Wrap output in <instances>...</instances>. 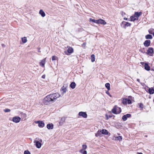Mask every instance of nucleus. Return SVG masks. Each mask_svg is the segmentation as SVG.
Wrapping results in <instances>:
<instances>
[{
    "label": "nucleus",
    "instance_id": "obj_51",
    "mask_svg": "<svg viewBox=\"0 0 154 154\" xmlns=\"http://www.w3.org/2000/svg\"><path fill=\"white\" fill-rule=\"evenodd\" d=\"M117 111H119V109H118L117 110Z\"/></svg>",
    "mask_w": 154,
    "mask_h": 154
},
{
    "label": "nucleus",
    "instance_id": "obj_41",
    "mask_svg": "<svg viewBox=\"0 0 154 154\" xmlns=\"http://www.w3.org/2000/svg\"><path fill=\"white\" fill-rule=\"evenodd\" d=\"M119 140H121L122 139V137L121 136H119L117 137Z\"/></svg>",
    "mask_w": 154,
    "mask_h": 154
},
{
    "label": "nucleus",
    "instance_id": "obj_10",
    "mask_svg": "<svg viewBox=\"0 0 154 154\" xmlns=\"http://www.w3.org/2000/svg\"><path fill=\"white\" fill-rule=\"evenodd\" d=\"M34 143H35V146L37 148H41L42 144L39 141H34Z\"/></svg>",
    "mask_w": 154,
    "mask_h": 154
},
{
    "label": "nucleus",
    "instance_id": "obj_18",
    "mask_svg": "<svg viewBox=\"0 0 154 154\" xmlns=\"http://www.w3.org/2000/svg\"><path fill=\"white\" fill-rule=\"evenodd\" d=\"M39 14L43 17H45V13L42 10H40L39 12Z\"/></svg>",
    "mask_w": 154,
    "mask_h": 154
},
{
    "label": "nucleus",
    "instance_id": "obj_50",
    "mask_svg": "<svg viewBox=\"0 0 154 154\" xmlns=\"http://www.w3.org/2000/svg\"><path fill=\"white\" fill-rule=\"evenodd\" d=\"M152 34L153 35V36H154V32H153V33H152Z\"/></svg>",
    "mask_w": 154,
    "mask_h": 154
},
{
    "label": "nucleus",
    "instance_id": "obj_17",
    "mask_svg": "<svg viewBox=\"0 0 154 154\" xmlns=\"http://www.w3.org/2000/svg\"><path fill=\"white\" fill-rule=\"evenodd\" d=\"M142 14V12H135L134 14V15L135 16L136 18H138Z\"/></svg>",
    "mask_w": 154,
    "mask_h": 154
},
{
    "label": "nucleus",
    "instance_id": "obj_46",
    "mask_svg": "<svg viewBox=\"0 0 154 154\" xmlns=\"http://www.w3.org/2000/svg\"><path fill=\"white\" fill-rule=\"evenodd\" d=\"M137 154H143V153L141 152H137Z\"/></svg>",
    "mask_w": 154,
    "mask_h": 154
},
{
    "label": "nucleus",
    "instance_id": "obj_14",
    "mask_svg": "<svg viewBox=\"0 0 154 154\" xmlns=\"http://www.w3.org/2000/svg\"><path fill=\"white\" fill-rule=\"evenodd\" d=\"M144 69L147 71H149L150 70V67L147 63H145L144 65Z\"/></svg>",
    "mask_w": 154,
    "mask_h": 154
},
{
    "label": "nucleus",
    "instance_id": "obj_12",
    "mask_svg": "<svg viewBox=\"0 0 154 154\" xmlns=\"http://www.w3.org/2000/svg\"><path fill=\"white\" fill-rule=\"evenodd\" d=\"M20 116L23 120H24L27 117V115L25 113L21 112L20 113Z\"/></svg>",
    "mask_w": 154,
    "mask_h": 154
},
{
    "label": "nucleus",
    "instance_id": "obj_13",
    "mask_svg": "<svg viewBox=\"0 0 154 154\" xmlns=\"http://www.w3.org/2000/svg\"><path fill=\"white\" fill-rule=\"evenodd\" d=\"M47 127L48 129H52L54 128V125L53 124H48L47 125Z\"/></svg>",
    "mask_w": 154,
    "mask_h": 154
},
{
    "label": "nucleus",
    "instance_id": "obj_42",
    "mask_svg": "<svg viewBox=\"0 0 154 154\" xmlns=\"http://www.w3.org/2000/svg\"><path fill=\"white\" fill-rule=\"evenodd\" d=\"M85 45H86V43H85V42H84V43H83V44L82 45V46H85Z\"/></svg>",
    "mask_w": 154,
    "mask_h": 154
},
{
    "label": "nucleus",
    "instance_id": "obj_43",
    "mask_svg": "<svg viewBox=\"0 0 154 154\" xmlns=\"http://www.w3.org/2000/svg\"><path fill=\"white\" fill-rule=\"evenodd\" d=\"M140 63V64H141V65H143V64H144V62H141Z\"/></svg>",
    "mask_w": 154,
    "mask_h": 154
},
{
    "label": "nucleus",
    "instance_id": "obj_22",
    "mask_svg": "<svg viewBox=\"0 0 154 154\" xmlns=\"http://www.w3.org/2000/svg\"><path fill=\"white\" fill-rule=\"evenodd\" d=\"M148 92L150 94H154V89L152 88H149L148 90Z\"/></svg>",
    "mask_w": 154,
    "mask_h": 154
},
{
    "label": "nucleus",
    "instance_id": "obj_26",
    "mask_svg": "<svg viewBox=\"0 0 154 154\" xmlns=\"http://www.w3.org/2000/svg\"><path fill=\"white\" fill-rule=\"evenodd\" d=\"M145 38L146 39H152V36L151 35L148 34L145 36Z\"/></svg>",
    "mask_w": 154,
    "mask_h": 154
},
{
    "label": "nucleus",
    "instance_id": "obj_24",
    "mask_svg": "<svg viewBox=\"0 0 154 154\" xmlns=\"http://www.w3.org/2000/svg\"><path fill=\"white\" fill-rule=\"evenodd\" d=\"M67 51L69 53H72L73 52V49L72 48L69 47L68 48Z\"/></svg>",
    "mask_w": 154,
    "mask_h": 154
},
{
    "label": "nucleus",
    "instance_id": "obj_33",
    "mask_svg": "<svg viewBox=\"0 0 154 154\" xmlns=\"http://www.w3.org/2000/svg\"><path fill=\"white\" fill-rule=\"evenodd\" d=\"M127 104L128 103V104H131V100L129 99H127Z\"/></svg>",
    "mask_w": 154,
    "mask_h": 154
},
{
    "label": "nucleus",
    "instance_id": "obj_28",
    "mask_svg": "<svg viewBox=\"0 0 154 154\" xmlns=\"http://www.w3.org/2000/svg\"><path fill=\"white\" fill-rule=\"evenodd\" d=\"M91 61L92 62H93L95 61V55L94 54H92L91 56Z\"/></svg>",
    "mask_w": 154,
    "mask_h": 154
},
{
    "label": "nucleus",
    "instance_id": "obj_36",
    "mask_svg": "<svg viewBox=\"0 0 154 154\" xmlns=\"http://www.w3.org/2000/svg\"><path fill=\"white\" fill-rule=\"evenodd\" d=\"M82 148H83L82 149H85L87 148V145H85V144L82 145Z\"/></svg>",
    "mask_w": 154,
    "mask_h": 154
},
{
    "label": "nucleus",
    "instance_id": "obj_23",
    "mask_svg": "<svg viewBox=\"0 0 154 154\" xmlns=\"http://www.w3.org/2000/svg\"><path fill=\"white\" fill-rule=\"evenodd\" d=\"M130 19L131 21H134L135 20H138V18H136L134 15V16L131 17Z\"/></svg>",
    "mask_w": 154,
    "mask_h": 154
},
{
    "label": "nucleus",
    "instance_id": "obj_15",
    "mask_svg": "<svg viewBox=\"0 0 154 154\" xmlns=\"http://www.w3.org/2000/svg\"><path fill=\"white\" fill-rule=\"evenodd\" d=\"M46 58H45L44 59L41 60V62L40 63V65L42 67H45V61L46 60Z\"/></svg>",
    "mask_w": 154,
    "mask_h": 154
},
{
    "label": "nucleus",
    "instance_id": "obj_48",
    "mask_svg": "<svg viewBox=\"0 0 154 154\" xmlns=\"http://www.w3.org/2000/svg\"><path fill=\"white\" fill-rule=\"evenodd\" d=\"M137 82H140V80L139 79H137Z\"/></svg>",
    "mask_w": 154,
    "mask_h": 154
},
{
    "label": "nucleus",
    "instance_id": "obj_34",
    "mask_svg": "<svg viewBox=\"0 0 154 154\" xmlns=\"http://www.w3.org/2000/svg\"><path fill=\"white\" fill-rule=\"evenodd\" d=\"M106 117L107 120H108L109 118H110L112 117V116L108 115H107V114H106Z\"/></svg>",
    "mask_w": 154,
    "mask_h": 154
},
{
    "label": "nucleus",
    "instance_id": "obj_37",
    "mask_svg": "<svg viewBox=\"0 0 154 154\" xmlns=\"http://www.w3.org/2000/svg\"><path fill=\"white\" fill-rule=\"evenodd\" d=\"M139 107L140 108H141V109H142L143 108V104L142 103H140L139 104Z\"/></svg>",
    "mask_w": 154,
    "mask_h": 154
},
{
    "label": "nucleus",
    "instance_id": "obj_27",
    "mask_svg": "<svg viewBox=\"0 0 154 154\" xmlns=\"http://www.w3.org/2000/svg\"><path fill=\"white\" fill-rule=\"evenodd\" d=\"M105 87L107 88L108 91L110 90V84L109 83H106L105 85Z\"/></svg>",
    "mask_w": 154,
    "mask_h": 154
},
{
    "label": "nucleus",
    "instance_id": "obj_29",
    "mask_svg": "<svg viewBox=\"0 0 154 154\" xmlns=\"http://www.w3.org/2000/svg\"><path fill=\"white\" fill-rule=\"evenodd\" d=\"M83 149H82L79 151V152L82 154H87L86 150H84Z\"/></svg>",
    "mask_w": 154,
    "mask_h": 154
},
{
    "label": "nucleus",
    "instance_id": "obj_38",
    "mask_svg": "<svg viewBox=\"0 0 154 154\" xmlns=\"http://www.w3.org/2000/svg\"><path fill=\"white\" fill-rule=\"evenodd\" d=\"M10 111L11 110L8 109H6L4 110V112H10Z\"/></svg>",
    "mask_w": 154,
    "mask_h": 154
},
{
    "label": "nucleus",
    "instance_id": "obj_16",
    "mask_svg": "<svg viewBox=\"0 0 154 154\" xmlns=\"http://www.w3.org/2000/svg\"><path fill=\"white\" fill-rule=\"evenodd\" d=\"M67 91V89L66 87H64V86L61 88L60 91L62 92L63 94L65 93Z\"/></svg>",
    "mask_w": 154,
    "mask_h": 154
},
{
    "label": "nucleus",
    "instance_id": "obj_7",
    "mask_svg": "<svg viewBox=\"0 0 154 154\" xmlns=\"http://www.w3.org/2000/svg\"><path fill=\"white\" fill-rule=\"evenodd\" d=\"M131 116V115L130 114H127L126 115H124L122 117V119L123 121H126L128 118H130Z\"/></svg>",
    "mask_w": 154,
    "mask_h": 154
},
{
    "label": "nucleus",
    "instance_id": "obj_9",
    "mask_svg": "<svg viewBox=\"0 0 154 154\" xmlns=\"http://www.w3.org/2000/svg\"><path fill=\"white\" fill-rule=\"evenodd\" d=\"M151 41L150 40H146L143 43V45L145 47H148L150 46Z\"/></svg>",
    "mask_w": 154,
    "mask_h": 154
},
{
    "label": "nucleus",
    "instance_id": "obj_44",
    "mask_svg": "<svg viewBox=\"0 0 154 154\" xmlns=\"http://www.w3.org/2000/svg\"><path fill=\"white\" fill-rule=\"evenodd\" d=\"M45 77V75H43L42 76V78H43L44 79Z\"/></svg>",
    "mask_w": 154,
    "mask_h": 154
},
{
    "label": "nucleus",
    "instance_id": "obj_35",
    "mask_svg": "<svg viewBox=\"0 0 154 154\" xmlns=\"http://www.w3.org/2000/svg\"><path fill=\"white\" fill-rule=\"evenodd\" d=\"M24 154H31V153L29 151L27 150L24 151Z\"/></svg>",
    "mask_w": 154,
    "mask_h": 154
},
{
    "label": "nucleus",
    "instance_id": "obj_6",
    "mask_svg": "<svg viewBox=\"0 0 154 154\" xmlns=\"http://www.w3.org/2000/svg\"><path fill=\"white\" fill-rule=\"evenodd\" d=\"M79 116H82L85 118H87L88 116L86 112H79Z\"/></svg>",
    "mask_w": 154,
    "mask_h": 154
},
{
    "label": "nucleus",
    "instance_id": "obj_31",
    "mask_svg": "<svg viewBox=\"0 0 154 154\" xmlns=\"http://www.w3.org/2000/svg\"><path fill=\"white\" fill-rule=\"evenodd\" d=\"M127 98H124L123 99L122 103L124 105H126L127 104Z\"/></svg>",
    "mask_w": 154,
    "mask_h": 154
},
{
    "label": "nucleus",
    "instance_id": "obj_25",
    "mask_svg": "<svg viewBox=\"0 0 154 154\" xmlns=\"http://www.w3.org/2000/svg\"><path fill=\"white\" fill-rule=\"evenodd\" d=\"M102 134L101 131H98L97 133L95 134V136L96 137H98L99 136H100Z\"/></svg>",
    "mask_w": 154,
    "mask_h": 154
},
{
    "label": "nucleus",
    "instance_id": "obj_47",
    "mask_svg": "<svg viewBox=\"0 0 154 154\" xmlns=\"http://www.w3.org/2000/svg\"><path fill=\"white\" fill-rule=\"evenodd\" d=\"M151 70L154 71V67L153 68H152L151 69Z\"/></svg>",
    "mask_w": 154,
    "mask_h": 154
},
{
    "label": "nucleus",
    "instance_id": "obj_39",
    "mask_svg": "<svg viewBox=\"0 0 154 154\" xmlns=\"http://www.w3.org/2000/svg\"><path fill=\"white\" fill-rule=\"evenodd\" d=\"M106 93L107 94H108L110 97H112V95L110 94V93L108 90L107 91H106Z\"/></svg>",
    "mask_w": 154,
    "mask_h": 154
},
{
    "label": "nucleus",
    "instance_id": "obj_49",
    "mask_svg": "<svg viewBox=\"0 0 154 154\" xmlns=\"http://www.w3.org/2000/svg\"><path fill=\"white\" fill-rule=\"evenodd\" d=\"M39 141H40V142H42V139H40Z\"/></svg>",
    "mask_w": 154,
    "mask_h": 154
},
{
    "label": "nucleus",
    "instance_id": "obj_54",
    "mask_svg": "<svg viewBox=\"0 0 154 154\" xmlns=\"http://www.w3.org/2000/svg\"><path fill=\"white\" fill-rule=\"evenodd\" d=\"M38 51L40 52V51Z\"/></svg>",
    "mask_w": 154,
    "mask_h": 154
},
{
    "label": "nucleus",
    "instance_id": "obj_1",
    "mask_svg": "<svg viewBox=\"0 0 154 154\" xmlns=\"http://www.w3.org/2000/svg\"><path fill=\"white\" fill-rule=\"evenodd\" d=\"M60 95L58 93H55L47 96L43 99V102L48 105L53 103Z\"/></svg>",
    "mask_w": 154,
    "mask_h": 154
},
{
    "label": "nucleus",
    "instance_id": "obj_3",
    "mask_svg": "<svg viewBox=\"0 0 154 154\" xmlns=\"http://www.w3.org/2000/svg\"><path fill=\"white\" fill-rule=\"evenodd\" d=\"M131 24L128 22L123 21L121 24V26L123 28L125 29L127 27L130 26Z\"/></svg>",
    "mask_w": 154,
    "mask_h": 154
},
{
    "label": "nucleus",
    "instance_id": "obj_52",
    "mask_svg": "<svg viewBox=\"0 0 154 154\" xmlns=\"http://www.w3.org/2000/svg\"><path fill=\"white\" fill-rule=\"evenodd\" d=\"M149 33L152 34V33H151V32H150V31H149Z\"/></svg>",
    "mask_w": 154,
    "mask_h": 154
},
{
    "label": "nucleus",
    "instance_id": "obj_8",
    "mask_svg": "<svg viewBox=\"0 0 154 154\" xmlns=\"http://www.w3.org/2000/svg\"><path fill=\"white\" fill-rule=\"evenodd\" d=\"M97 24H100L103 25H105L106 23L105 21L102 19H99L97 20Z\"/></svg>",
    "mask_w": 154,
    "mask_h": 154
},
{
    "label": "nucleus",
    "instance_id": "obj_40",
    "mask_svg": "<svg viewBox=\"0 0 154 154\" xmlns=\"http://www.w3.org/2000/svg\"><path fill=\"white\" fill-rule=\"evenodd\" d=\"M56 57L55 56H53L52 57V60H56Z\"/></svg>",
    "mask_w": 154,
    "mask_h": 154
},
{
    "label": "nucleus",
    "instance_id": "obj_19",
    "mask_svg": "<svg viewBox=\"0 0 154 154\" xmlns=\"http://www.w3.org/2000/svg\"><path fill=\"white\" fill-rule=\"evenodd\" d=\"M70 86L73 89L75 88V87L76 84L75 82H72L71 83Z\"/></svg>",
    "mask_w": 154,
    "mask_h": 154
},
{
    "label": "nucleus",
    "instance_id": "obj_21",
    "mask_svg": "<svg viewBox=\"0 0 154 154\" xmlns=\"http://www.w3.org/2000/svg\"><path fill=\"white\" fill-rule=\"evenodd\" d=\"M101 131L102 134H105V135H107L108 134V131L105 129H103Z\"/></svg>",
    "mask_w": 154,
    "mask_h": 154
},
{
    "label": "nucleus",
    "instance_id": "obj_53",
    "mask_svg": "<svg viewBox=\"0 0 154 154\" xmlns=\"http://www.w3.org/2000/svg\"><path fill=\"white\" fill-rule=\"evenodd\" d=\"M2 46H3L4 45V44H2Z\"/></svg>",
    "mask_w": 154,
    "mask_h": 154
},
{
    "label": "nucleus",
    "instance_id": "obj_2",
    "mask_svg": "<svg viewBox=\"0 0 154 154\" xmlns=\"http://www.w3.org/2000/svg\"><path fill=\"white\" fill-rule=\"evenodd\" d=\"M112 112L115 114H118L121 112V109L120 108L115 106L112 110Z\"/></svg>",
    "mask_w": 154,
    "mask_h": 154
},
{
    "label": "nucleus",
    "instance_id": "obj_5",
    "mask_svg": "<svg viewBox=\"0 0 154 154\" xmlns=\"http://www.w3.org/2000/svg\"><path fill=\"white\" fill-rule=\"evenodd\" d=\"M21 118L19 116L14 117L12 119V121L14 122L17 123L19 122L20 121Z\"/></svg>",
    "mask_w": 154,
    "mask_h": 154
},
{
    "label": "nucleus",
    "instance_id": "obj_45",
    "mask_svg": "<svg viewBox=\"0 0 154 154\" xmlns=\"http://www.w3.org/2000/svg\"><path fill=\"white\" fill-rule=\"evenodd\" d=\"M124 20H128V18H124Z\"/></svg>",
    "mask_w": 154,
    "mask_h": 154
},
{
    "label": "nucleus",
    "instance_id": "obj_20",
    "mask_svg": "<svg viewBox=\"0 0 154 154\" xmlns=\"http://www.w3.org/2000/svg\"><path fill=\"white\" fill-rule=\"evenodd\" d=\"M65 117H62L61 118L60 122H59V124L60 125H62L63 123L64 122L65 120Z\"/></svg>",
    "mask_w": 154,
    "mask_h": 154
},
{
    "label": "nucleus",
    "instance_id": "obj_30",
    "mask_svg": "<svg viewBox=\"0 0 154 154\" xmlns=\"http://www.w3.org/2000/svg\"><path fill=\"white\" fill-rule=\"evenodd\" d=\"M22 40L23 42L24 43H26L27 41L26 38L25 37L22 38Z\"/></svg>",
    "mask_w": 154,
    "mask_h": 154
},
{
    "label": "nucleus",
    "instance_id": "obj_11",
    "mask_svg": "<svg viewBox=\"0 0 154 154\" xmlns=\"http://www.w3.org/2000/svg\"><path fill=\"white\" fill-rule=\"evenodd\" d=\"M37 122L38 123V126L39 127L42 128L44 126L45 124L43 121H39Z\"/></svg>",
    "mask_w": 154,
    "mask_h": 154
},
{
    "label": "nucleus",
    "instance_id": "obj_32",
    "mask_svg": "<svg viewBox=\"0 0 154 154\" xmlns=\"http://www.w3.org/2000/svg\"><path fill=\"white\" fill-rule=\"evenodd\" d=\"M90 21L93 22L94 23H97V20H94V19H92L91 18H90Z\"/></svg>",
    "mask_w": 154,
    "mask_h": 154
},
{
    "label": "nucleus",
    "instance_id": "obj_4",
    "mask_svg": "<svg viewBox=\"0 0 154 154\" xmlns=\"http://www.w3.org/2000/svg\"><path fill=\"white\" fill-rule=\"evenodd\" d=\"M154 53V50L152 48H149L147 50L146 54L150 56L153 55L152 54Z\"/></svg>",
    "mask_w": 154,
    "mask_h": 154
}]
</instances>
